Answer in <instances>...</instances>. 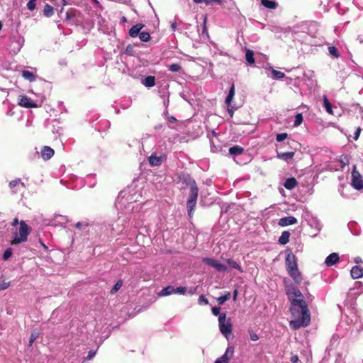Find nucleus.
Listing matches in <instances>:
<instances>
[{
  "mask_svg": "<svg viewBox=\"0 0 363 363\" xmlns=\"http://www.w3.org/2000/svg\"><path fill=\"white\" fill-rule=\"evenodd\" d=\"M286 294L290 301L289 311L294 318V320L289 322L291 328L296 330L307 327L311 323V314L303 295L292 284L286 286Z\"/></svg>",
  "mask_w": 363,
  "mask_h": 363,
  "instance_id": "1",
  "label": "nucleus"
},
{
  "mask_svg": "<svg viewBox=\"0 0 363 363\" xmlns=\"http://www.w3.org/2000/svg\"><path fill=\"white\" fill-rule=\"evenodd\" d=\"M178 179L183 184L190 187L189 195L186 201L188 216L191 218L194 215V208L199 196V188L197 184L191 175L188 173L182 172L178 174Z\"/></svg>",
  "mask_w": 363,
  "mask_h": 363,
  "instance_id": "2",
  "label": "nucleus"
},
{
  "mask_svg": "<svg viewBox=\"0 0 363 363\" xmlns=\"http://www.w3.org/2000/svg\"><path fill=\"white\" fill-rule=\"evenodd\" d=\"M18 228V233L16 234L12 241V245H17L26 242L30 233V228L25 221L21 220Z\"/></svg>",
  "mask_w": 363,
  "mask_h": 363,
  "instance_id": "3",
  "label": "nucleus"
},
{
  "mask_svg": "<svg viewBox=\"0 0 363 363\" xmlns=\"http://www.w3.org/2000/svg\"><path fill=\"white\" fill-rule=\"evenodd\" d=\"M218 325L220 333L228 339L232 333V323L230 320L226 321V313H222L218 317Z\"/></svg>",
  "mask_w": 363,
  "mask_h": 363,
  "instance_id": "4",
  "label": "nucleus"
},
{
  "mask_svg": "<svg viewBox=\"0 0 363 363\" xmlns=\"http://www.w3.org/2000/svg\"><path fill=\"white\" fill-rule=\"evenodd\" d=\"M352 186L357 190L363 189V179L361 174L357 170L356 165L353 166L352 172Z\"/></svg>",
  "mask_w": 363,
  "mask_h": 363,
  "instance_id": "5",
  "label": "nucleus"
},
{
  "mask_svg": "<svg viewBox=\"0 0 363 363\" xmlns=\"http://www.w3.org/2000/svg\"><path fill=\"white\" fill-rule=\"evenodd\" d=\"M202 262L206 265L213 267L216 269V271L219 272H225L227 270V267L225 264L220 263L218 261L213 258L203 257L202 259Z\"/></svg>",
  "mask_w": 363,
  "mask_h": 363,
  "instance_id": "6",
  "label": "nucleus"
},
{
  "mask_svg": "<svg viewBox=\"0 0 363 363\" xmlns=\"http://www.w3.org/2000/svg\"><path fill=\"white\" fill-rule=\"evenodd\" d=\"M286 255L285 264H286V270L289 271L290 269H293L298 267L296 257L293 254L291 250H287L286 251Z\"/></svg>",
  "mask_w": 363,
  "mask_h": 363,
  "instance_id": "7",
  "label": "nucleus"
},
{
  "mask_svg": "<svg viewBox=\"0 0 363 363\" xmlns=\"http://www.w3.org/2000/svg\"><path fill=\"white\" fill-rule=\"evenodd\" d=\"M233 353V347H228L225 353L220 357L218 358L214 363H229V359Z\"/></svg>",
  "mask_w": 363,
  "mask_h": 363,
  "instance_id": "8",
  "label": "nucleus"
},
{
  "mask_svg": "<svg viewBox=\"0 0 363 363\" xmlns=\"http://www.w3.org/2000/svg\"><path fill=\"white\" fill-rule=\"evenodd\" d=\"M18 104L25 108H35L37 104L27 96H20Z\"/></svg>",
  "mask_w": 363,
  "mask_h": 363,
  "instance_id": "9",
  "label": "nucleus"
},
{
  "mask_svg": "<svg viewBox=\"0 0 363 363\" xmlns=\"http://www.w3.org/2000/svg\"><path fill=\"white\" fill-rule=\"evenodd\" d=\"M287 272L296 284H300L301 283L303 278L298 267L290 269L287 271Z\"/></svg>",
  "mask_w": 363,
  "mask_h": 363,
  "instance_id": "10",
  "label": "nucleus"
},
{
  "mask_svg": "<svg viewBox=\"0 0 363 363\" xmlns=\"http://www.w3.org/2000/svg\"><path fill=\"white\" fill-rule=\"evenodd\" d=\"M298 223L297 219L294 216H286L279 220L278 224L280 226H287L290 225L296 224Z\"/></svg>",
  "mask_w": 363,
  "mask_h": 363,
  "instance_id": "11",
  "label": "nucleus"
},
{
  "mask_svg": "<svg viewBox=\"0 0 363 363\" xmlns=\"http://www.w3.org/2000/svg\"><path fill=\"white\" fill-rule=\"evenodd\" d=\"M350 275L353 279H359L363 277V268L355 265L350 270Z\"/></svg>",
  "mask_w": 363,
  "mask_h": 363,
  "instance_id": "12",
  "label": "nucleus"
},
{
  "mask_svg": "<svg viewBox=\"0 0 363 363\" xmlns=\"http://www.w3.org/2000/svg\"><path fill=\"white\" fill-rule=\"evenodd\" d=\"M40 153L44 160H48L54 155L55 151L49 146H44Z\"/></svg>",
  "mask_w": 363,
  "mask_h": 363,
  "instance_id": "13",
  "label": "nucleus"
},
{
  "mask_svg": "<svg viewBox=\"0 0 363 363\" xmlns=\"http://www.w3.org/2000/svg\"><path fill=\"white\" fill-rule=\"evenodd\" d=\"M339 261V255L337 253L333 252L330 254L325 260V264L328 267H331Z\"/></svg>",
  "mask_w": 363,
  "mask_h": 363,
  "instance_id": "14",
  "label": "nucleus"
},
{
  "mask_svg": "<svg viewBox=\"0 0 363 363\" xmlns=\"http://www.w3.org/2000/svg\"><path fill=\"white\" fill-rule=\"evenodd\" d=\"M145 26L142 23H138L136 25L133 26L129 30V35L131 38H135L139 35L140 33L141 29L143 28Z\"/></svg>",
  "mask_w": 363,
  "mask_h": 363,
  "instance_id": "15",
  "label": "nucleus"
},
{
  "mask_svg": "<svg viewBox=\"0 0 363 363\" xmlns=\"http://www.w3.org/2000/svg\"><path fill=\"white\" fill-rule=\"evenodd\" d=\"M149 163L152 167L160 166L162 162V157H157L156 154H152L148 157Z\"/></svg>",
  "mask_w": 363,
  "mask_h": 363,
  "instance_id": "16",
  "label": "nucleus"
},
{
  "mask_svg": "<svg viewBox=\"0 0 363 363\" xmlns=\"http://www.w3.org/2000/svg\"><path fill=\"white\" fill-rule=\"evenodd\" d=\"M244 151V148L239 145H234L233 147H230L228 150L229 154L233 157L240 155L243 154Z\"/></svg>",
  "mask_w": 363,
  "mask_h": 363,
  "instance_id": "17",
  "label": "nucleus"
},
{
  "mask_svg": "<svg viewBox=\"0 0 363 363\" xmlns=\"http://www.w3.org/2000/svg\"><path fill=\"white\" fill-rule=\"evenodd\" d=\"M298 184L296 179L294 177L287 178L284 184V187L288 190L294 189Z\"/></svg>",
  "mask_w": 363,
  "mask_h": 363,
  "instance_id": "18",
  "label": "nucleus"
},
{
  "mask_svg": "<svg viewBox=\"0 0 363 363\" xmlns=\"http://www.w3.org/2000/svg\"><path fill=\"white\" fill-rule=\"evenodd\" d=\"M295 152L293 151L286 152H277V158L284 160L286 162L291 160L294 156Z\"/></svg>",
  "mask_w": 363,
  "mask_h": 363,
  "instance_id": "19",
  "label": "nucleus"
},
{
  "mask_svg": "<svg viewBox=\"0 0 363 363\" xmlns=\"http://www.w3.org/2000/svg\"><path fill=\"white\" fill-rule=\"evenodd\" d=\"M142 84L148 88L152 87L155 85V77L154 76H147L142 79Z\"/></svg>",
  "mask_w": 363,
  "mask_h": 363,
  "instance_id": "20",
  "label": "nucleus"
},
{
  "mask_svg": "<svg viewBox=\"0 0 363 363\" xmlns=\"http://www.w3.org/2000/svg\"><path fill=\"white\" fill-rule=\"evenodd\" d=\"M174 294V287L173 286H167L164 287L159 293V296H165Z\"/></svg>",
  "mask_w": 363,
  "mask_h": 363,
  "instance_id": "21",
  "label": "nucleus"
},
{
  "mask_svg": "<svg viewBox=\"0 0 363 363\" xmlns=\"http://www.w3.org/2000/svg\"><path fill=\"white\" fill-rule=\"evenodd\" d=\"M290 233L289 231L282 232L281 236L279 238V243L281 245H286L289 242Z\"/></svg>",
  "mask_w": 363,
  "mask_h": 363,
  "instance_id": "22",
  "label": "nucleus"
},
{
  "mask_svg": "<svg viewBox=\"0 0 363 363\" xmlns=\"http://www.w3.org/2000/svg\"><path fill=\"white\" fill-rule=\"evenodd\" d=\"M19 185L22 186L23 187H25L24 183L22 182L20 179H14L9 183V187L14 194L17 192L16 187Z\"/></svg>",
  "mask_w": 363,
  "mask_h": 363,
  "instance_id": "23",
  "label": "nucleus"
},
{
  "mask_svg": "<svg viewBox=\"0 0 363 363\" xmlns=\"http://www.w3.org/2000/svg\"><path fill=\"white\" fill-rule=\"evenodd\" d=\"M261 4L265 8L270 9H275L278 6V4L272 0H261Z\"/></svg>",
  "mask_w": 363,
  "mask_h": 363,
  "instance_id": "24",
  "label": "nucleus"
},
{
  "mask_svg": "<svg viewBox=\"0 0 363 363\" xmlns=\"http://www.w3.org/2000/svg\"><path fill=\"white\" fill-rule=\"evenodd\" d=\"M43 15L45 17H51L54 14V8L48 4H46L43 8Z\"/></svg>",
  "mask_w": 363,
  "mask_h": 363,
  "instance_id": "25",
  "label": "nucleus"
},
{
  "mask_svg": "<svg viewBox=\"0 0 363 363\" xmlns=\"http://www.w3.org/2000/svg\"><path fill=\"white\" fill-rule=\"evenodd\" d=\"M235 96V86L233 84L230 88L228 94L225 99V103L228 106H230L231 104L232 100Z\"/></svg>",
  "mask_w": 363,
  "mask_h": 363,
  "instance_id": "26",
  "label": "nucleus"
},
{
  "mask_svg": "<svg viewBox=\"0 0 363 363\" xmlns=\"http://www.w3.org/2000/svg\"><path fill=\"white\" fill-rule=\"evenodd\" d=\"M245 60L249 65H253L255 63L254 52L250 49L246 50Z\"/></svg>",
  "mask_w": 363,
  "mask_h": 363,
  "instance_id": "27",
  "label": "nucleus"
},
{
  "mask_svg": "<svg viewBox=\"0 0 363 363\" xmlns=\"http://www.w3.org/2000/svg\"><path fill=\"white\" fill-rule=\"evenodd\" d=\"M22 77L30 82H34L36 79L35 74L28 70H23L22 72Z\"/></svg>",
  "mask_w": 363,
  "mask_h": 363,
  "instance_id": "28",
  "label": "nucleus"
},
{
  "mask_svg": "<svg viewBox=\"0 0 363 363\" xmlns=\"http://www.w3.org/2000/svg\"><path fill=\"white\" fill-rule=\"evenodd\" d=\"M195 4L205 3L206 5L221 4L222 0H193Z\"/></svg>",
  "mask_w": 363,
  "mask_h": 363,
  "instance_id": "29",
  "label": "nucleus"
},
{
  "mask_svg": "<svg viewBox=\"0 0 363 363\" xmlns=\"http://www.w3.org/2000/svg\"><path fill=\"white\" fill-rule=\"evenodd\" d=\"M230 293L229 291H225L224 295L216 298V301L219 305H223L226 301L230 299Z\"/></svg>",
  "mask_w": 363,
  "mask_h": 363,
  "instance_id": "30",
  "label": "nucleus"
},
{
  "mask_svg": "<svg viewBox=\"0 0 363 363\" xmlns=\"http://www.w3.org/2000/svg\"><path fill=\"white\" fill-rule=\"evenodd\" d=\"M226 262L231 268L236 269L240 272H242L241 267L235 261L233 260L232 259H227Z\"/></svg>",
  "mask_w": 363,
  "mask_h": 363,
  "instance_id": "31",
  "label": "nucleus"
},
{
  "mask_svg": "<svg viewBox=\"0 0 363 363\" xmlns=\"http://www.w3.org/2000/svg\"><path fill=\"white\" fill-rule=\"evenodd\" d=\"M272 72V78L274 79H283L285 77V74L284 72H281L280 71L276 70L271 67Z\"/></svg>",
  "mask_w": 363,
  "mask_h": 363,
  "instance_id": "32",
  "label": "nucleus"
},
{
  "mask_svg": "<svg viewBox=\"0 0 363 363\" xmlns=\"http://www.w3.org/2000/svg\"><path fill=\"white\" fill-rule=\"evenodd\" d=\"M168 69L172 72H179L182 70V67L178 63H173L167 66Z\"/></svg>",
  "mask_w": 363,
  "mask_h": 363,
  "instance_id": "33",
  "label": "nucleus"
},
{
  "mask_svg": "<svg viewBox=\"0 0 363 363\" xmlns=\"http://www.w3.org/2000/svg\"><path fill=\"white\" fill-rule=\"evenodd\" d=\"M323 106L325 108V110L328 113H329L330 114L333 113L332 105L325 96H324V99H323Z\"/></svg>",
  "mask_w": 363,
  "mask_h": 363,
  "instance_id": "34",
  "label": "nucleus"
},
{
  "mask_svg": "<svg viewBox=\"0 0 363 363\" xmlns=\"http://www.w3.org/2000/svg\"><path fill=\"white\" fill-rule=\"evenodd\" d=\"M138 36L140 40L143 42H148L150 40V35L148 32H140Z\"/></svg>",
  "mask_w": 363,
  "mask_h": 363,
  "instance_id": "35",
  "label": "nucleus"
},
{
  "mask_svg": "<svg viewBox=\"0 0 363 363\" xmlns=\"http://www.w3.org/2000/svg\"><path fill=\"white\" fill-rule=\"evenodd\" d=\"M39 333L36 330H34L31 333L30 339H29V346H32L33 343L35 341V340L38 337Z\"/></svg>",
  "mask_w": 363,
  "mask_h": 363,
  "instance_id": "36",
  "label": "nucleus"
},
{
  "mask_svg": "<svg viewBox=\"0 0 363 363\" xmlns=\"http://www.w3.org/2000/svg\"><path fill=\"white\" fill-rule=\"evenodd\" d=\"M329 53L335 58L340 57V53L337 49L335 46H330L328 48Z\"/></svg>",
  "mask_w": 363,
  "mask_h": 363,
  "instance_id": "37",
  "label": "nucleus"
},
{
  "mask_svg": "<svg viewBox=\"0 0 363 363\" xmlns=\"http://www.w3.org/2000/svg\"><path fill=\"white\" fill-rule=\"evenodd\" d=\"M303 116L301 113H297L296 116H295V121H294V125L295 127H297L298 125H300L302 122H303Z\"/></svg>",
  "mask_w": 363,
  "mask_h": 363,
  "instance_id": "38",
  "label": "nucleus"
},
{
  "mask_svg": "<svg viewBox=\"0 0 363 363\" xmlns=\"http://www.w3.org/2000/svg\"><path fill=\"white\" fill-rule=\"evenodd\" d=\"M124 53L129 56H133L135 53L134 47L130 44L128 45L125 49Z\"/></svg>",
  "mask_w": 363,
  "mask_h": 363,
  "instance_id": "39",
  "label": "nucleus"
},
{
  "mask_svg": "<svg viewBox=\"0 0 363 363\" xmlns=\"http://www.w3.org/2000/svg\"><path fill=\"white\" fill-rule=\"evenodd\" d=\"M12 252H13V251H12V249H11V247L7 248V249L4 251V254H3L2 259H3L4 260H7V259H9L11 257V255H12Z\"/></svg>",
  "mask_w": 363,
  "mask_h": 363,
  "instance_id": "40",
  "label": "nucleus"
},
{
  "mask_svg": "<svg viewBox=\"0 0 363 363\" xmlns=\"http://www.w3.org/2000/svg\"><path fill=\"white\" fill-rule=\"evenodd\" d=\"M123 281L121 280H119L116 282V284L114 285V286L112 288L111 293L114 294L116 291H118L122 286Z\"/></svg>",
  "mask_w": 363,
  "mask_h": 363,
  "instance_id": "41",
  "label": "nucleus"
},
{
  "mask_svg": "<svg viewBox=\"0 0 363 363\" xmlns=\"http://www.w3.org/2000/svg\"><path fill=\"white\" fill-rule=\"evenodd\" d=\"M288 134L286 133H281L277 135L276 140L277 142H282L287 138Z\"/></svg>",
  "mask_w": 363,
  "mask_h": 363,
  "instance_id": "42",
  "label": "nucleus"
},
{
  "mask_svg": "<svg viewBox=\"0 0 363 363\" xmlns=\"http://www.w3.org/2000/svg\"><path fill=\"white\" fill-rule=\"evenodd\" d=\"M198 303L199 305H207L208 303V300L204 295H201L198 299Z\"/></svg>",
  "mask_w": 363,
  "mask_h": 363,
  "instance_id": "43",
  "label": "nucleus"
},
{
  "mask_svg": "<svg viewBox=\"0 0 363 363\" xmlns=\"http://www.w3.org/2000/svg\"><path fill=\"white\" fill-rule=\"evenodd\" d=\"M36 0H29L27 4V8L30 11H33L36 8Z\"/></svg>",
  "mask_w": 363,
  "mask_h": 363,
  "instance_id": "44",
  "label": "nucleus"
},
{
  "mask_svg": "<svg viewBox=\"0 0 363 363\" xmlns=\"http://www.w3.org/2000/svg\"><path fill=\"white\" fill-rule=\"evenodd\" d=\"M186 291V288L184 286H179L174 288V294H184Z\"/></svg>",
  "mask_w": 363,
  "mask_h": 363,
  "instance_id": "45",
  "label": "nucleus"
},
{
  "mask_svg": "<svg viewBox=\"0 0 363 363\" xmlns=\"http://www.w3.org/2000/svg\"><path fill=\"white\" fill-rule=\"evenodd\" d=\"M211 311H212V313L214 315H216V316L218 315V317H219L220 314H221L220 313V308L219 307H217V306L212 307Z\"/></svg>",
  "mask_w": 363,
  "mask_h": 363,
  "instance_id": "46",
  "label": "nucleus"
},
{
  "mask_svg": "<svg viewBox=\"0 0 363 363\" xmlns=\"http://www.w3.org/2000/svg\"><path fill=\"white\" fill-rule=\"evenodd\" d=\"M341 167L344 168L345 166L349 164V159L347 156L340 160Z\"/></svg>",
  "mask_w": 363,
  "mask_h": 363,
  "instance_id": "47",
  "label": "nucleus"
},
{
  "mask_svg": "<svg viewBox=\"0 0 363 363\" xmlns=\"http://www.w3.org/2000/svg\"><path fill=\"white\" fill-rule=\"evenodd\" d=\"M249 333H250V339H251V340H252V341H257V340H258V339H259V336H258V335H257V334H256V333H253V332H252V331H251V330H250Z\"/></svg>",
  "mask_w": 363,
  "mask_h": 363,
  "instance_id": "48",
  "label": "nucleus"
},
{
  "mask_svg": "<svg viewBox=\"0 0 363 363\" xmlns=\"http://www.w3.org/2000/svg\"><path fill=\"white\" fill-rule=\"evenodd\" d=\"M361 130H362L361 128H360V127H358V128H357L356 131L354 132V137H353V138H354V139L355 140H357L359 138V135H360V133H361Z\"/></svg>",
  "mask_w": 363,
  "mask_h": 363,
  "instance_id": "49",
  "label": "nucleus"
},
{
  "mask_svg": "<svg viewBox=\"0 0 363 363\" xmlns=\"http://www.w3.org/2000/svg\"><path fill=\"white\" fill-rule=\"evenodd\" d=\"M88 224L86 223L78 222L75 224L76 228L82 229L84 227H86Z\"/></svg>",
  "mask_w": 363,
  "mask_h": 363,
  "instance_id": "50",
  "label": "nucleus"
},
{
  "mask_svg": "<svg viewBox=\"0 0 363 363\" xmlns=\"http://www.w3.org/2000/svg\"><path fill=\"white\" fill-rule=\"evenodd\" d=\"M95 355H96V351L95 350H90V351H89L88 356H87L86 359L88 360H91V359L94 358V357Z\"/></svg>",
  "mask_w": 363,
  "mask_h": 363,
  "instance_id": "51",
  "label": "nucleus"
},
{
  "mask_svg": "<svg viewBox=\"0 0 363 363\" xmlns=\"http://www.w3.org/2000/svg\"><path fill=\"white\" fill-rule=\"evenodd\" d=\"M234 110L235 108L232 106L231 104L230 106H228V112L231 118L233 116Z\"/></svg>",
  "mask_w": 363,
  "mask_h": 363,
  "instance_id": "52",
  "label": "nucleus"
},
{
  "mask_svg": "<svg viewBox=\"0 0 363 363\" xmlns=\"http://www.w3.org/2000/svg\"><path fill=\"white\" fill-rule=\"evenodd\" d=\"M9 287V284L6 282H3L2 284H0V291L1 290H5Z\"/></svg>",
  "mask_w": 363,
  "mask_h": 363,
  "instance_id": "53",
  "label": "nucleus"
},
{
  "mask_svg": "<svg viewBox=\"0 0 363 363\" xmlns=\"http://www.w3.org/2000/svg\"><path fill=\"white\" fill-rule=\"evenodd\" d=\"M291 361L292 363H297L298 361V357L297 355H294L291 357Z\"/></svg>",
  "mask_w": 363,
  "mask_h": 363,
  "instance_id": "54",
  "label": "nucleus"
},
{
  "mask_svg": "<svg viewBox=\"0 0 363 363\" xmlns=\"http://www.w3.org/2000/svg\"><path fill=\"white\" fill-rule=\"evenodd\" d=\"M354 262L356 264H359V263L362 262V258L360 257H357L354 258Z\"/></svg>",
  "mask_w": 363,
  "mask_h": 363,
  "instance_id": "55",
  "label": "nucleus"
},
{
  "mask_svg": "<svg viewBox=\"0 0 363 363\" xmlns=\"http://www.w3.org/2000/svg\"><path fill=\"white\" fill-rule=\"evenodd\" d=\"M176 121H177V120H176V118H175L174 116H169V117L168 118V121H169V123H174Z\"/></svg>",
  "mask_w": 363,
  "mask_h": 363,
  "instance_id": "56",
  "label": "nucleus"
},
{
  "mask_svg": "<svg viewBox=\"0 0 363 363\" xmlns=\"http://www.w3.org/2000/svg\"><path fill=\"white\" fill-rule=\"evenodd\" d=\"M171 28L173 31H175L177 29V23L176 22H174L171 24Z\"/></svg>",
  "mask_w": 363,
  "mask_h": 363,
  "instance_id": "57",
  "label": "nucleus"
},
{
  "mask_svg": "<svg viewBox=\"0 0 363 363\" xmlns=\"http://www.w3.org/2000/svg\"><path fill=\"white\" fill-rule=\"evenodd\" d=\"M237 296H238V290L235 289L233 291V299L236 300Z\"/></svg>",
  "mask_w": 363,
  "mask_h": 363,
  "instance_id": "58",
  "label": "nucleus"
},
{
  "mask_svg": "<svg viewBox=\"0 0 363 363\" xmlns=\"http://www.w3.org/2000/svg\"><path fill=\"white\" fill-rule=\"evenodd\" d=\"M18 224V218H15L12 223V225L16 226Z\"/></svg>",
  "mask_w": 363,
  "mask_h": 363,
  "instance_id": "59",
  "label": "nucleus"
},
{
  "mask_svg": "<svg viewBox=\"0 0 363 363\" xmlns=\"http://www.w3.org/2000/svg\"><path fill=\"white\" fill-rule=\"evenodd\" d=\"M39 242L40 243V245L45 248L46 249L47 248V246L41 241L40 239H39Z\"/></svg>",
  "mask_w": 363,
  "mask_h": 363,
  "instance_id": "60",
  "label": "nucleus"
},
{
  "mask_svg": "<svg viewBox=\"0 0 363 363\" xmlns=\"http://www.w3.org/2000/svg\"><path fill=\"white\" fill-rule=\"evenodd\" d=\"M162 128V125H161V124H159V125H156V126H155V129H157H157H160V128Z\"/></svg>",
  "mask_w": 363,
  "mask_h": 363,
  "instance_id": "61",
  "label": "nucleus"
},
{
  "mask_svg": "<svg viewBox=\"0 0 363 363\" xmlns=\"http://www.w3.org/2000/svg\"><path fill=\"white\" fill-rule=\"evenodd\" d=\"M121 21L123 22H126L127 21V18L125 16H123L122 18H121Z\"/></svg>",
  "mask_w": 363,
  "mask_h": 363,
  "instance_id": "62",
  "label": "nucleus"
},
{
  "mask_svg": "<svg viewBox=\"0 0 363 363\" xmlns=\"http://www.w3.org/2000/svg\"><path fill=\"white\" fill-rule=\"evenodd\" d=\"M62 1L63 5H66L67 4V1L65 0H62Z\"/></svg>",
  "mask_w": 363,
  "mask_h": 363,
  "instance_id": "63",
  "label": "nucleus"
},
{
  "mask_svg": "<svg viewBox=\"0 0 363 363\" xmlns=\"http://www.w3.org/2000/svg\"><path fill=\"white\" fill-rule=\"evenodd\" d=\"M93 1H94V3H96V4H99V1H98V0H93Z\"/></svg>",
  "mask_w": 363,
  "mask_h": 363,
  "instance_id": "64",
  "label": "nucleus"
}]
</instances>
